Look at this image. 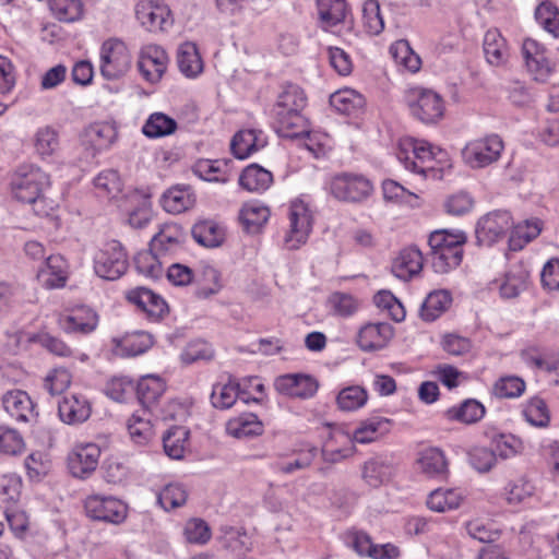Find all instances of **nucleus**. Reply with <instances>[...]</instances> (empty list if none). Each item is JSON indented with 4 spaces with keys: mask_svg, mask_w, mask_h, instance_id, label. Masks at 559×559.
Here are the masks:
<instances>
[{
    "mask_svg": "<svg viewBox=\"0 0 559 559\" xmlns=\"http://www.w3.org/2000/svg\"><path fill=\"white\" fill-rule=\"evenodd\" d=\"M131 67V55L126 44L110 38L100 47V73L107 80H116L124 75Z\"/></svg>",
    "mask_w": 559,
    "mask_h": 559,
    "instance_id": "1a4fd4ad",
    "label": "nucleus"
},
{
    "mask_svg": "<svg viewBox=\"0 0 559 559\" xmlns=\"http://www.w3.org/2000/svg\"><path fill=\"white\" fill-rule=\"evenodd\" d=\"M484 53L492 66H501L509 59L510 51L507 39L497 28L488 29L484 36Z\"/></svg>",
    "mask_w": 559,
    "mask_h": 559,
    "instance_id": "7c9ffc66",
    "label": "nucleus"
},
{
    "mask_svg": "<svg viewBox=\"0 0 559 559\" xmlns=\"http://www.w3.org/2000/svg\"><path fill=\"white\" fill-rule=\"evenodd\" d=\"M167 52L158 45L148 44L141 47L138 56V69L148 83H157L168 66Z\"/></svg>",
    "mask_w": 559,
    "mask_h": 559,
    "instance_id": "ddd939ff",
    "label": "nucleus"
},
{
    "mask_svg": "<svg viewBox=\"0 0 559 559\" xmlns=\"http://www.w3.org/2000/svg\"><path fill=\"white\" fill-rule=\"evenodd\" d=\"M25 448L20 432L7 426H0V452L8 455H17Z\"/></svg>",
    "mask_w": 559,
    "mask_h": 559,
    "instance_id": "e2e57ef3",
    "label": "nucleus"
},
{
    "mask_svg": "<svg viewBox=\"0 0 559 559\" xmlns=\"http://www.w3.org/2000/svg\"><path fill=\"white\" fill-rule=\"evenodd\" d=\"M503 150L502 138L491 133L468 141L462 150V158L471 168H485L498 162Z\"/></svg>",
    "mask_w": 559,
    "mask_h": 559,
    "instance_id": "0eeeda50",
    "label": "nucleus"
},
{
    "mask_svg": "<svg viewBox=\"0 0 559 559\" xmlns=\"http://www.w3.org/2000/svg\"><path fill=\"white\" fill-rule=\"evenodd\" d=\"M396 474V463L392 456L378 455L367 460L361 467L364 481L379 488L390 483Z\"/></svg>",
    "mask_w": 559,
    "mask_h": 559,
    "instance_id": "a211bd4d",
    "label": "nucleus"
},
{
    "mask_svg": "<svg viewBox=\"0 0 559 559\" xmlns=\"http://www.w3.org/2000/svg\"><path fill=\"white\" fill-rule=\"evenodd\" d=\"M189 431L185 427L170 428L163 438L164 450L171 459H181L188 442Z\"/></svg>",
    "mask_w": 559,
    "mask_h": 559,
    "instance_id": "de8ad7c7",
    "label": "nucleus"
},
{
    "mask_svg": "<svg viewBox=\"0 0 559 559\" xmlns=\"http://www.w3.org/2000/svg\"><path fill=\"white\" fill-rule=\"evenodd\" d=\"M466 236L462 231L447 229L430 234L428 243L431 251V264L435 272L444 274L457 267L463 259V246Z\"/></svg>",
    "mask_w": 559,
    "mask_h": 559,
    "instance_id": "20e7f679",
    "label": "nucleus"
},
{
    "mask_svg": "<svg viewBox=\"0 0 559 559\" xmlns=\"http://www.w3.org/2000/svg\"><path fill=\"white\" fill-rule=\"evenodd\" d=\"M393 337V329L389 323H367L357 334V345L364 352H376L384 348Z\"/></svg>",
    "mask_w": 559,
    "mask_h": 559,
    "instance_id": "5701e85b",
    "label": "nucleus"
},
{
    "mask_svg": "<svg viewBox=\"0 0 559 559\" xmlns=\"http://www.w3.org/2000/svg\"><path fill=\"white\" fill-rule=\"evenodd\" d=\"M135 15L141 25L150 32L166 31L174 23L169 8L154 1L138 3Z\"/></svg>",
    "mask_w": 559,
    "mask_h": 559,
    "instance_id": "f3484780",
    "label": "nucleus"
},
{
    "mask_svg": "<svg viewBox=\"0 0 559 559\" xmlns=\"http://www.w3.org/2000/svg\"><path fill=\"white\" fill-rule=\"evenodd\" d=\"M177 130L175 119L163 112H153L142 127V132L150 139H157L173 134Z\"/></svg>",
    "mask_w": 559,
    "mask_h": 559,
    "instance_id": "ea45409f",
    "label": "nucleus"
},
{
    "mask_svg": "<svg viewBox=\"0 0 559 559\" xmlns=\"http://www.w3.org/2000/svg\"><path fill=\"white\" fill-rule=\"evenodd\" d=\"M94 186L102 195L114 198L121 192L122 181L117 170L107 169L97 175Z\"/></svg>",
    "mask_w": 559,
    "mask_h": 559,
    "instance_id": "052dcab7",
    "label": "nucleus"
},
{
    "mask_svg": "<svg viewBox=\"0 0 559 559\" xmlns=\"http://www.w3.org/2000/svg\"><path fill=\"white\" fill-rule=\"evenodd\" d=\"M270 217V210L257 202L246 203L240 211V219L248 231L255 233Z\"/></svg>",
    "mask_w": 559,
    "mask_h": 559,
    "instance_id": "37998d69",
    "label": "nucleus"
},
{
    "mask_svg": "<svg viewBox=\"0 0 559 559\" xmlns=\"http://www.w3.org/2000/svg\"><path fill=\"white\" fill-rule=\"evenodd\" d=\"M319 14L328 26L341 23L345 19V0H318Z\"/></svg>",
    "mask_w": 559,
    "mask_h": 559,
    "instance_id": "4d7b16f0",
    "label": "nucleus"
},
{
    "mask_svg": "<svg viewBox=\"0 0 559 559\" xmlns=\"http://www.w3.org/2000/svg\"><path fill=\"white\" fill-rule=\"evenodd\" d=\"M114 350L121 357H135L144 354L153 345V337L144 331L127 333L112 340Z\"/></svg>",
    "mask_w": 559,
    "mask_h": 559,
    "instance_id": "a878e982",
    "label": "nucleus"
},
{
    "mask_svg": "<svg viewBox=\"0 0 559 559\" xmlns=\"http://www.w3.org/2000/svg\"><path fill=\"white\" fill-rule=\"evenodd\" d=\"M25 467L29 478L40 479L49 473L51 462L47 454L34 452L25 459Z\"/></svg>",
    "mask_w": 559,
    "mask_h": 559,
    "instance_id": "338daca9",
    "label": "nucleus"
},
{
    "mask_svg": "<svg viewBox=\"0 0 559 559\" xmlns=\"http://www.w3.org/2000/svg\"><path fill=\"white\" fill-rule=\"evenodd\" d=\"M394 61L403 66L412 73L417 72L421 67V59L409 47L406 40H399L390 47Z\"/></svg>",
    "mask_w": 559,
    "mask_h": 559,
    "instance_id": "8fccbe9b",
    "label": "nucleus"
},
{
    "mask_svg": "<svg viewBox=\"0 0 559 559\" xmlns=\"http://www.w3.org/2000/svg\"><path fill=\"white\" fill-rule=\"evenodd\" d=\"M58 412L60 419H88L91 405L85 397L71 395L58 403Z\"/></svg>",
    "mask_w": 559,
    "mask_h": 559,
    "instance_id": "a19ab883",
    "label": "nucleus"
},
{
    "mask_svg": "<svg viewBox=\"0 0 559 559\" xmlns=\"http://www.w3.org/2000/svg\"><path fill=\"white\" fill-rule=\"evenodd\" d=\"M509 212L495 211L481 217L476 226V237L480 243L490 246L502 238L512 227Z\"/></svg>",
    "mask_w": 559,
    "mask_h": 559,
    "instance_id": "2eb2a0df",
    "label": "nucleus"
},
{
    "mask_svg": "<svg viewBox=\"0 0 559 559\" xmlns=\"http://www.w3.org/2000/svg\"><path fill=\"white\" fill-rule=\"evenodd\" d=\"M127 299L146 313L147 318L158 321L168 312L166 301L153 290L145 287H136L127 294Z\"/></svg>",
    "mask_w": 559,
    "mask_h": 559,
    "instance_id": "412c9836",
    "label": "nucleus"
},
{
    "mask_svg": "<svg viewBox=\"0 0 559 559\" xmlns=\"http://www.w3.org/2000/svg\"><path fill=\"white\" fill-rule=\"evenodd\" d=\"M349 546L359 555L372 559H396L400 550L392 544L376 545L364 532H353L348 535Z\"/></svg>",
    "mask_w": 559,
    "mask_h": 559,
    "instance_id": "4be33fe9",
    "label": "nucleus"
},
{
    "mask_svg": "<svg viewBox=\"0 0 559 559\" xmlns=\"http://www.w3.org/2000/svg\"><path fill=\"white\" fill-rule=\"evenodd\" d=\"M424 265L423 253L416 247L403 249L392 264V273L403 281L417 275Z\"/></svg>",
    "mask_w": 559,
    "mask_h": 559,
    "instance_id": "c85d7f7f",
    "label": "nucleus"
},
{
    "mask_svg": "<svg viewBox=\"0 0 559 559\" xmlns=\"http://www.w3.org/2000/svg\"><path fill=\"white\" fill-rule=\"evenodd\" d=\"M362 23L371 35H379L384 28L383 16L377 0H367L362 7Z\"/></svg>",
    "mask_w": 559,
    "mask_h": 559,
    "instance_id": "13d9d810",
    "label": "nucleus"
},
{
    "mask_svg": "<svg viewBox=\"0 0 559 559\" xmlns=\"http://www.w3.org/2000/svg\"><path fill=\"white\" fill-rule=\"evenodd\" d=\"M60 329L68 334H90L98 325V316L90 307L80 306L58 319Z\"/></svg>",
    "mask_w": 559,
    "mask_h": 559,
    "instance_id": "6ab92c4d",
    "label": "nucleus"
},
{
    "mask_svg": "<svg viewBox=\"0 0 559 559\" xmlns=\"http://www.w3.org/2000/svg\"><path fill=\"white\" fill-rule=\"evenodd\" d=\"M180 245V231L175 225H165L151 240L152 250L160 255L176 250Z\"/></svg>",
    "mask_w": 559,
    "mask_h": 559,
    "instance_id": "49530a36",
    "label": "nucleus"
},
{
    "mask_svg": "<svg viewBox=\"0 0 559 559\" xmlns=\"http://www.w3.org/2000/svg\"><path fill=\"white\" fill-rule=\"evenodd\" d=\"M37 280L46 288H59L67 282V262L60 254H50L37 272Z\"/></svg>",
    "mask_w": 559,
    "mask_h": 559,
    "instance_id": "bb28decb",
    "label": "nucleus"
},
{
    "mask_svg": "<svg viewBox=\"0 0 559 559\" xmlns=\"http://www.w3.org/2000/svg\"><path fill=\"white\" fill-rule=\"evenodd\" d=\"M177 63L180 72L189 79H195L203 72V61L193 43L180 45L177 55Z\"/></svg>",
    "mask_w": 559,
    "mask_h": 559,
    "instance_id": "473e14b6",
    "label": "nucleus"
},
{
    "mask_svg": "<svg viewBox=\"0 0 559 559\" xmlns=\"http://www.w3.org/2000/svg\"><path fill=\"white\" fill-rule=\"evenodd\" d=\"M183 536L187 543L204 545L211 538V531L203 520L190 519L185 524Z\"/></svg>",
    "mask_w": 559,
    "mask_h": 559,
    "instance_id": "0e129e2a",
    "label": "nucleus"
},
{
    "mask_svg": "<svg viewBox=\"0 0 559 559\" xmlns=\"http://www.w3.org/2000/svg\"><path fill=\"white\" fill-rule=\"evenodd\" d=\"M330 104L335 110L344 115H352L359 111L365 105L361 94L352 88H344L330 96Z\"/></svg>",
    "mask_w": 559,
    "mask_h": 559,
    "instance_id": "58836bf2",
    "label": "nucleus"
},
{
    "mask_svg": "<svg viewBox=\"0 0 559 559\" xmlns=\"http://www.w3.org/2000/svg\"><path fill=\"white\" fill-rule=\"evenodd\" d=\"M524 380L516 376H504L499 378L493 386L492 394L499 399L519 397L525 391Z\"/></svg>",
    "mask_w": 559,
    "mask_h": 559,
    "instance_id": "864d4df0",
    "label": "nucleus"
},
{
    "mask_svg": "<svg viewBox=\"0 0 559 559\" xmlns=\"http://www.w3.org/2000/svg\"><path fill=\"white\" fill-rule=\"evenodd\" d=\"M331 194L343 202L358 203L366 200L373 190L371 181L360 174L340 173L329 183Z\"/></svg>",
    "mask_w": 559,
    "mask_h": 559,
    "instance_id": "6e6552de",
    "label": "nucleus"
},
{
    "mask_svg": "<svg viewBox=\"0 0 559 559\" xmlns=\"http://www.w3.org/2000/svg\"><path fill=\"white\" fill-rule=\"evenodd\" d=\"M195 203V195L189 186H175L165 191L160 198L163 209L170 214H180L190 210Z\"/></svg>",
    "mask_w": 559,
    "mask_h": 559,
    "instance_id": "c756f323",
    "label": "nucleus"
},
{
    "mask_svg": "<svg viewBox=\"0 0 559 559\" xmlns=\"http://www.w3.org/2000/svg\"><path fill=\"white\" fill-rule=\"evenodd\" d=\"M471 465L479 473L489 472L496 464V454L485 447H475L468 452Z\"/></svg>",
    "mask_w": 559,
    "mask_h": 559,
    "instance_id": "774afa93",
    "label": "nucleus"
},
{
    "mask_svg": "<svg viewBox=\"0 0 559 559\" xmlns=\"http://www.w3.org/2000/svg\"><path fill=\"white\" fill-rule=\"evenodd\" d=\"M95 273L108 281L118 280L128 270V258L120 242H107L94 258Z\"/></svg>",
    "mask_w": 559,
    "mask_h": 559,
    "instance_id": "9b49d317",
    "label": "nucleus"
},
{
    "mask_svg": "<svg viewBox=\"0 0 559 559\" xmlns=\"http://www.w3.org/2000/svg\"><path fill=\"white\" fill-rule=\"evenodd\" d=\"M49 8L56 19L67 23L81 20L84 12L81 0H50Z\"/></svg>",
    "mask_w": 559,
    "mask_h": 559,
    "instance_id": "a18cd8bd",
    "label": "nucleus"
},
{
    "mask_svg": "<svg viewBox=\"0 0 559 559\" xmlns=\"http://www.w3.org/2000/svg\"><path fill=\"white\" fill-rule=\"evenodd\" d=\"M405 100L412 116L423 123H437L444 115V100L432 90L421 86L409 87L405 91Z\"/></svg>",
    "mask_w": 559,
    "mask_h": 559,
    "instance_id": "423d86ee",
    "label": "nucleus"
},
{
    "mask_svg": "<svg viewBox=\"0 0 559 559\" xmlns=\"http://www.w3.org/2000/svg\"><path fill=\"white\" fill-rule=\"evenodd\" d=\"M84 509L88 518L111 524H119L127 516V507L114 497L91 495L85 499Z\"/></svg>",
    "mask_w": 559,
    "mask_h": 559,
    "instance_id": "f8f14e48",
    "label": "nucleus"
},
{
    "mask_svg": "<svg viewBox=\"0 0 559 559\" xmlns=\"http://www.w3.org/2000/svg\"><path fill=\"white\" fill-rule=\"evenodd\" d=\"M397 159L407 170L428 176L435 171V163L447 160V152L424 140L402 139L396 153Z\"/></svg>",
    "mask_w": 559,
    "mask_h": 559,
    "instance_id": "39448f33",
    "label": "nucleus"
},
{
    "mask_svg": "<svg viewBox=\"0 0 559 559\" xmlns=\"http://www.w3.org/2000/svg\"><path fill=\"white\" fill-rule=\"evenodd\" d=\"M307 97L298 85L287 84L283 86L274 106L276 131L285 138H294L304 127L302 110L306 107Z\"/></svg>",
    "mask_w": 559,
    "mask_h": 559,
    "instance_id": "7ed1b4c3",
    "label": "nucleus"
},
{
    "mask_svg": "<svg viewBox=\"0 0 559 559\" xmlns=\"http://www.w3.org/2000/svg\"><path fill=\"white\" fill-rule=\"evenodd\" d=\"M102 450L94 442L78 443L69 452L67 461L72 476L84 479L98 466Z\"/></svg>",
    "mask_w": 559,
    "mask_h": 559,
    "instance_id": "4468645a",
    "label": "nucleus"
},
{
    "mask_svg": "<svg viewBox=\"0 0 559 559\" xmlns=\"http://www.w3.org/2000/svg\"><path fill=\"white\" fill-rule=\"evenodd\" d=\"M288 221L284 245L289 250H296L307 242L312 229V215L308 205L301 200H294L289 205Z\"/></svg>",
    "mask_w": 559,
    "mask_h": 559,
    "instance_id": "9d476101",
    "label": "nucleus"
},
{
    "mask_svg": "<svg viewBox=\"0 0 559 559\" xmlns=\"http://www.w3.org/2000/svg\"><path fill=\"white\" fill-rule=\"evenodd\" d=\"M192 171L202 180L210 182H227L229 180V160L226 159H200L193 167Z\"/></svg>",
    "mask_w": 559,
    "mask_h": 559,
    "instance_id": "2f4dec72",
    "label": "nucleus"
},
{
    "mask_svg": "<svg viewBox=\"0 0 559 559\" xmlns=\"http://www.w3.org/2000/svg\"><path fill=\"white\" fill-rule=\"evenodd\" d=\"M162 255L152 250L139 252L134 258V264L139 273L146 277L159 278L163 274V262L159 260Z\"/></svg>",
    "mask_w": 559,
    "mask_h": 559,
    "instance_id": "09e8293b",
    "label": "nucleus"
},
{
    "mask_svg": "<svg viewBox=\"0 0 559 559\" xmlns=\"http://www.w3.org/2000/svg\"><path fill=\"white\" fill-rule=\"evenodd\" d=\"M535 486L525 477H519L508 483L504 488L506 500L509 504H520L534 495Z\"/></svg>",
    "mask_w": 559,
    "mask_h": 559,
    "instance_id": "6e6d98bb",
    "label": "nucleus"
},
{
    "mask_svg": "<svg viewBox=\"0 0 559 559\" xmlns=\"http://www.w3.org/2000/svg\"><path fill=\"white\" fill-rule=\"evenodd\" d=\"M542 231V222L539 219H527L515 225L510 236V248L512 250L522 249L523 246L535 239Z\"/></svg>",
    "mask_w": 559,
    "mask_h": 559,
    "instance_id": "79ce46f5",
    "label": "nucleus"
},
{
    "mask_svg": "<svg viewBox=\"0 0 559 559\" xmlns=\"http://www.w3.org/2000/svg\"><path fill=\"white\" fill-rule=\"evenodd\" d=\"M535 19L546 32L559 37V10L552 2H542L535 10Z\"/></svg>",
    "mask_w": 559,
    "mask_h": 559,
    "instance_id": "3c124183",
    "label": "nucleus"
},
{
    "mask_svg": "<svg viewBox=\"0 0 559 559\" xmlns=\"http://www.w3.org/2000/svg\"><path fill=\"white\" fill-rule=\"evenodd\" d=\"M368 400L367 391L359 385H352L340 391L336 403L342 411H356L362 407Z\"/></svg>",
    "mask_w": 559,
    "mask_h": 559,
    "instance_id": "603ef678",
    "label": "nucleus"
},
{
    "mask_svg": "<svg viewBox=\"0 0 559 559\" xmlns=\"http://www.w3.org/2000/svg\"><path fill=\"white\" fill-rule=\"evenodd\" d=\"M59 145V133L49 126L39 128L34 134V147L41 158L52 156Z\"/></svg>",
    "mask_w": 559,
    "mask_h": 559,
    "instance_id": "c03bdc74",
    "label": "nucleus"
},
{
    "mask_svg": "<svg viewBox=\"0 0 559 559\" xmlns=\"http://www.w3.org/2000/svg\"><path fill=\"white\" fill-rule=\"evenodd\" d=\"M417 468L427 477L445 478L449 473V463L442 450L427 448L418 453Z\"/></svg>",
    "mask_w": 559,
    "mask_h": 559,
    "instance_id": "393cba45",
    "label": "nucleus"
},
{
    "mask_svg": "<svg viewBox=\"0 0 559 559\" xmlns=\"http://www.w3.org/2000/svg\"><path fill=\"white\" fill-rule=\"evenodd\" d=\"M50 187V176L34 164L21 165L11 180L14 198L23 203L33 205L34 212L39 216H49L57 203L48 200L44 192Z\"/></svg>",
    "mask_w": 559,
    "mask_h": 559,
    "instance_id": "f03ea898",
    "label": "nucleus"
},
{
    "mask_svg": "<svg viewBox=\"0 0 559 559\" xmlns=\"http://www.w3.org/2000/svg\"><path fill=\"white\" fill-rule=\"evenodd\" d=\"M464 496L459 489H442L438 488L430 492L427 499V507L431 511L447 512L457 509Z\"/></svg>",
    "mask_w": 559,
    "mask_h": 559,
    "instance_id": "e433bc0d",
    "label": "nucleus"
},
{
    "mask_svg": "<svg viewBox=\"0 0 559 559\" xmlns=\"http://www.w3.org/2000/svg\"><path fill=\"white\" fill-rule=\"evenodd\" d=\"M263 431V421H226V432L235 439L251 440Z\"/></svg>",
    "mask_w": 559,
    "mask_h": 559,
    "instance_id": "680f3d73",
    "label": "nucleus"
},
{
    "mask_svg": "<svg viewBox=\"0 0 559 559\" xmlns=\"http://www.w3.org/2000/svg\"><path fill=\"white\" fill-rule=\"evenodd\" d=\"M272 183V173L258 164L247 166L239 177V185L251 192L265 191Z\"/></svg>",
    "mask_w": 559,
    "mask_h": 559,
    "instance_id": "72a5a7b5",
    "label": "nucleus"
},
{
    "mask_svg": "<svg viewBox=\"0 0 559 559\" xmlns=\"http://www.w3.org/2000/svg\"><path fill=\"white\" fill-rule=\"evenodd\" d=\"M267 144L263 131L255 129L238 131L230 143V148L235 157L245 159L253 153L260 151Z\"/></svg>",
    "mask_w": 559,
    "mask_h": 559,
    "instance_id": "b1692460",
    "label": "nucleus"
},
{
    "mask_svg": "<svg viewBox=\"0 0 559 559\" xmlns=\"http://www.w3.org/2000/svg\"><path fill=\"white\" fill-rule=\"evenodd\" d=\"M193 239L207 248H215L224 241V229L214 221L204 219L195 223L192 227Z\"/></svg>",
    "mask_w": 559,
    "mask_h": 559,
    "instance_id": "c9c22d12",
    "label": "nucleus"
},
{
    "mask_svg": "<svg viewBox=\"0 0 559 559\" xmlns=\"http://www.w3.org/2000/svg\"><path fill=\"white\" fill-rule=\"evenodd\" d=\"M118 138L116 127L108 122H95L85 128L81 141L91 155L106 151L111 147Z\"/></svg>",
    "mask_w": 559,
    "mask_h": 559,
    "instance_id": "aec40b11",
    "label": "nucleus"
},
{
    "mask_svg": "<svg viewBox=\"0 0 559 559\" xmlns=\"http://www.w3.org/2000/svg\"><path fill=\"white\" fill-rule=\"evenodd\" d=\"M187 490L180 484H169L165 486L157 496V501L166 511L176 509L187 501Z\"/></svg>",
    "mask_w": 559,
    "mask_h": 559,
    "instance_id": "bf43d9fd",
    "label": "nucleus"
},
{
    "mask_svg": "<svg viewBox=\"0 0 559 559\" xmlns=\"http://www.w3.org/2000/svg\"><path fill=\"white\" fill-rule=\"evenodd\" d=\"M239 385L229 381L228 383H217L213 386L211 403L215 408L226 409L231 407L238 397Z\"/></svg>",
    "mask_w": 559,
    "mask_h": 559,
    "instance_id": "5fc2aeb1",
    "label": "nucleus"
},
{
    "mask_svg": "<svg viewBox=\"0 0 559 559\" xmlns=\"http://www.w3.org/2000/svg\"><path fill=\"white\" fill-rule=\"evenodd\" d=\"M165 388L164 380L158 376L146 374L141 377L136 386L139 402L144 408L150 409L162 396Z\"/></svg>",
    "mask_w": 559,
    "mask_h": 559,
    "instance_id": "f704fd0d",
    "label": "nucleus"
},
{
    "mask_svg": "<svg viewBox=\"0 0 559 559\" xmlns=\"http://www.w3.org/2000/svg\"><path fill=\"white\" fill-rule=\"evenodd\" d=\"M390 421H360V426L345 431L335 424H328L329 439L322 448L324 461L336 463L354 453V443H370L385 436Z\"/></svg>",
    "mask_w": 559,
    "mask_h": 559,
    "instance_id": "f257e3e1",
    "label": "nucleus"
},
{
    "mask_svg": "<svg viewBox=\"0 0 559 559\" xmlns=\"http://www.w3.org/2000/svg\"><path fill=\"white\" fill-rule=\"evenodd\" d=\"M526 284L527 274L524 271H519L518 273L510 271L500 286V295L508 299L515 298L526 288Z\"/></svg>",
    "mask_w": 559,
    "mask_h": 559,
    "instance_id": "69168bd1",
    "label": "nucleus"
},
{
    "mask_svg": "<svg viewBox=\"0 0 559 559\" xmlns=\"http://www.w3.org/2000/svg\"><path fill=\"white\" fill-rule=\"evenodd\" d=\"M275 390L284 395L298 399L312 397L319 388L316 378L306 373H286L274 381Z\"/></svg>",
    "mask_w": 559,
    "mask_h": 559,
    "instance_id": "dca6fc26",
    "label": "nucleus"
},
{
    "mask_svg": "<svg viewBox=\"0 0 559 559\" xmlns=\"http://www.w3.org/2000/svg\"><path fill=\"white\" fill-rule=\"evenodd\" d=\"M2 407L13 419H29L37 416L35 405L29 395L22 390L8 391L2 396Z\"/></svg>",
    "mask_w": 559,
    "mask_h": 559,
    "instance_id": "cd10ccee",
    "label": "nucleus"
},
{
    "mask_svg": "<svg viewBox=\"0 0 559 559\" xmlns=\"http://www.w3.org/2000/svg\"><path fill=\"white\" fill-rule=\"evenodd\" d=\"M452 297L447 290L430 293L424 300L419 314L425 321L431 322L438 319L451 305Z\"/></svg>",
    "mask_w": 559,
    "mask_h": 559,
    "instance_id": "4c0bfd02",
    "label": "nucleus"
}]
</instances>
